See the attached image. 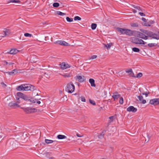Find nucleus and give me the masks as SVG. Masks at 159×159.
<instances>
[{"label": "nucleus", "instance_id": "1", "mask_svg": "<svg viewBox=\"0 0 159 159\" xmlns=\"http://www.w3.org/2000/svg\"><path fill=\"white\" fill-rule=\"evenodd\" d=\"M117 31L122 34H125L129 36H132L133 35L134 33L135 32L131 30L128 29L121 28H117Z\"/></svg>", "mask_w": 159, "mask_h": 159}, {"label": "nucleus", "instance_id": "2", "mask_svg": "<svg viewBox=\"0 0 159 159\" xmlns=\"http://www.w3.org/2000/svg\"><path fill=\"white\" fill-rule=\"evenodd\" d=\"M75 89V86L72 82L68 83L66 87V91L69 93H72Z\"/></svg>", "mask_w": 159, "mask_h": 159}, {"label": "nucleus", "instance_id": "3", "mask_svg": "<svg viewBox=\"0 0 159 159\" xmlns=\"http://www.w3.org/2000/svg\"><path fill=\"white\" fill-rule=\"evenodd\" d=\"M131 40L132 43L136 44H144L146 43L142 39L136 37L132 38Z\"/></svg>", "mask_w": 159, "mask_h": 159}, {"label": "nucleus", "instance_id": "4", "mask_svg": "<svg viewBox=\"0 0 159 159\" xmlns=\"http://www.w3.org/2000/svg\"><path fill=\"white\" fill-rule=\"evenodd\" d=\"M16 95L17 97H20L26 101H29L30 100V97L28 96L27 95L24 94L22 93L18 92L16 93Z\"/></svg>", "mask_w": 159, "mask_h": 159}, {"label": "nucleus", "instance_id": "5", "mask_svg": "<svg viewBox=\"0 0 159 159\" xmlns=\"http://www.w3.org/2000/svg\"><path fill=\"white\" fill-rule=\"evenodd\" d=\"M25 91H33L34 90V87L30 84H24Z\"/></svg>", "mask_w": 159, "mask_h": 159}, {"label": "nucleus", "instance_id": "6", "mask_svg": "<svg viewBox=\"0 0 159 159\" xmlns=\"http://www.w3.org/2000/svg\"><path fill=\"white\" fill-rule=\"evenodd\" d=\"M149 103L154 106H156L159 104V98H154L150 100Z\"/></svg>", "mask_w": 159, "mask_h": 159}, {"label": "nucleus", "instance_id": "7", "mask_svg": "<svg viewBox=\"0 0 159 159\" xmlns=\"http://www.w3.org/2000/svg\"><path fill=\"white\" fill-rule=\"evenodd\" d=\"M76 80H78V81L80 83L83 82L85 81V78L84 76L77 75L75 78Z\"/></svg>", "mask_w": 159, "mask_h": 159}, {"label": "nucleus", "instance_id": "8", "mask_svg": "<svg viewBox=\"0 0 159 159\" xmlns=\"http://www.w3.org/2000/svg\"><path fill=\"white\" fill-rule=\"evenodd\" d=\"M10 32L9 29H5L2 32V34H3V35L0 36V37L4 38L5 36H8L10 34Z\"/></svg>", "mask_w": 159, "mask_h": 159}, {"label": "nucleus", "instance_id": "9", "mask_svg": "<svg viewBox=\"0 0 159 159\" xmlns=\"http://www.w3.org/2000/svg\"><path fill=\"white\" fill-rule=\"evenodd\" d=\"M8 106L12 108H16L17 107H20V106L16 103H13L12 102H10L8 104Z\"/></svg>", "mask_w": 159, "mask_h": 159}, {"label": "nucleus", "instance_id": "10", "mask_svg": "<svg viewBox=\"0 0 159 159\" xmlns=\"http://www.w3.org/2000/svg\"><path fill=\"white\" fill-rule=\"evenodd\" d=\"M138 35L139 37L145 40H147L148 39V37L146 36L143 33L140 32H138Z\"/></svg>", "mask_w": 159, "mask_h": 159}, {"label": "nucleus", "instance_id": "11", "mask_svg": "<svg viewBox=\"0 0 159 159\" xmlns=\"http://www.w3.org/2000/svg\"><path fill=\"white\" fill-rule=\"evenodd\" d=\"M137 109L134 107L133 106H130L127 108V110L128 111H132L133 112H135L137 111Z\"/></svg>", "mask_w": 159, "mask_h": 159}, {"label": "nucleus", "instance_id": "12", "mask_svg": "<svg viewBox=\"0 0 159 159\" xmlns=\"http://www.w3.org/2000/svg\"><path fill=\"white\" fill-rule=\"evenodd\" d=\"M70 67L68 64L65 62L62 63L60 65V68L62 69H65L69 68Z\"/></svg>", "mask_w": 159, "mask_h": 159}, {"label": "nucleus", "instance_id": "13", "mask_svg": "<svg viewBox=\"0 0 159 159\" xmlns=\"http://www.w3.org/2000/svg\"><path fill=\"white\" fill-rule=\"evenodd\" d=\"M147 35L150 37L156 39V34L153 33L152 32L149 31Z\"/></svg>", "mask_w": 159, "mask_h": 159}, {"label": "nucleus", "instance_id": "14", "mask_svg": "<svg viewBox=\"0 0 159 159\" xmlns=\"http://www.w3.org/2000/svg\"><path fill=\"white\" fill-rule=\"evenodd\" d=\"M120 95L118 93L116 92L113 93L112 97L114 99V100L117 99L118 98H120Z\"/></svg>", "mask_w": 159, "mask_h": 159}, {"label": "nucleus", "instance_id": "15", "mask_svg": "<svg viewBox=\"0 0 159 159\" xmlns=\"http://www.w3.org/2000/svg\"><path fill=\"white\" fill-rule=\"evenodd\" d=\"M138 98L140 101V103L143 104H145L146 103V100L143 99V97L142 96H138Z\"/></svg>", "mask_w": 159, "mask_h": 159}, {"label": "nucleus", "instance_id": "16", "mask_svg": "<svg viewBox=\"0 0 159 159\" xmlns=\"http://www.w3.org/2000/svg\"><path fill=\"white\" fill-rule=\"evenodd\" d=\"M17 70L16 69H14L11 71L6 72L7 73H8L10 75H14L18 73Z\"/></svg>", "mask_w": 159, "mask_h": 159}, {"label": "nucleus", "instance_id": "17", "mask_svg": "<svg viewBox=\"0 0 159 159\" xmlns=\"http://www.w3.org/2000/svg\"><path fill=\"white\" fill-rule=\"evenodd\" d=\"M18 52V50L16 49H11L9 52L7 53H10L11 54H15L17 53Z\"/></svg>", "mask_w": 159, "mask_h": 159}, {"label": "nucleus", "instance_id": "18", "mask_svg": "<svg viewBox=\"0 0 159 159\" xmlns=\"http://www.w3.org/2000/svg\"><path fill=\"white\" fill-rule=\"evenodd\" d=\"M24 84L17 86L16 89L18 91L24 90Z\"/></svg>", "mask_w": 159, "mask_h": 159}, {"label": "nucleus", "instance_id": "19", "mask_svg": "<svg viewBox=\"0 0 159 159\" xmlns=\"http://www.w3.org/2000/svg\"><path fill=\"white\" fill-rule=\"evenodd\" d=\"M89 82L90 83L91 86L95 87L96 85L95 84V81L94 79H90L89 80Z\"/></svg>", "mask_w": 159, "mask_h": 159}, {"label": "nucleus", "instance_id": "20", "mask_svg": "<svg viewBox=\"0 0 159 159\" xmlns=\"http://www.w3.org/2000/svg\"><path fill=\"white\" fill-rule=\"evenodd\" d=\"M113 43H110L109 44H103L105 47H106L107 50L110 49Z\"/></svg>", "mask_w": 159, "mask_h": 159}, {"label": "nucleus", "instance_id": "21", "mask_svg": "<svg viewBox=\"0 0 159 159\" xmlns=\"http://www.w3.org/2000/svg\"><path fill=\"white\" fill-rule=\"evenodd\" d=\"M20 1L19 0H8L7 2L8 3L11 2L12 3H19Z\"/></svg>", "mask_w": 159, "mask_h": 159}, {"label": "nucleus", "instance_id": "22", "mask_svg": "<svg viewBox=\"0 0 159 159\" xmlns=\"http://www.w3.org/2000/svg\"><path fill=\"white\" fill-rule=\"evenodd\" d=\"M45 143L47 144L51 143L53 142H55L56 143L57 142L56 141H53L52 140H49V139H45Z\"/></svg>", "mask_w": 159, "mask_h": 159}, {"label": "nucleus", "instance_id": "23", "mask_svg": "<svg viewBox=\"0 0 159 159\" xmlns=\"http://www.w3.org/2000/svg\"><path fill=\"white\" fill-rule=\"evenodd\" d=\"M57 138L59 139H63L66 138V137L64 135L59 134L57 136Z\"/></svg>", "mask_w": 159, "mask_h": 159}, {"label": "nucleus", "instance_id": "24", "mask_svg": "<svg viewBox=\"0 0 159 159\" xmlns=\"http://www.w3.org/2000/svg\"><path fill=\"white\" fill-rule=\"evenodd\" d=\"M29 111L30 112V113H31L33 112H34L37 111V109H35L34 108L29 107Z\"/></svg>", "mask_w": 159, "mask_h": 159}, {"label": "nucleus", "instance_id": "25", "mask_svg": "<svg viewBox=\"0 0 159 159\" xmlns=\"http://www.w3.org/2000/svg\"><path fill=\"white\" fill-rule=\"evenodd\" d=\"M105 130H103L102 133L100 134L98 136L99 139H102L103 138L104 133L105 132Z\"/></svg>", "mask_w": 159, "mask_h": 159}, {"label": "nucleus", "instance_id": "26", "mask_svg": "<svg viewBox=\"0 0 159 159\" xmlns=\"http://www.w3.org/2000/svg\"><path fill=\"white\" fill-rule=\"evenodd\" d=\"M22 109L26 113L29 114L30 113V112L29 111V107H27V108H22Z\"/></svg>", "mask_w": 159, "mask_h": 159}, {"label": "nucleus", "instance_id": "27", "mask_svg": "<svg viewBox=\"0 0 159 159\" xmlns=\"http://www.w3.org/2000/svg\"><path fill=\"white\" fill-rule=\"evenodd\" d=\"M130 25L132 27H137L139 26V24L137 23H132Z\"/></svg>", "mask_w": 159, "mask_h": 159}, {"label": "nucleus", "instance_id": "28", "mask_svg": "<svg viewBox=\"0 0 159 159\" xmlns=\"http://www.w3.org/2000/svg\"><path fill=\"white\" fill-rule=\"evenodd\" d=\"M96 27H97V24H96L92 23L91 24V29L92 30H94L95 29Z\"/></svg>", "mask_w": 159, "mask_h": 159}, {"label": "nucleus", "instance_id": "29", "mask_svg": "<svg viewBox=\"0 0 159 159\" xmlns=\"http://www.w3.org/2000/svg\"><path fill=\"white\" fill-rule=\"evenodd\" d=\"M132 51L135 52H139L140 50L139 48L134 47L132 48Z\"/></svg>", "mask_w": 159, "mask_h": 159}, {"label": "nucleus", "instance_id": "30", "mask_svg": "<svg viewBox=\"0 0 159 159\" xmlns=\"http://www.w3.org/2000/svg\"><path fill=\"white\" fill-rule=\"evenodd\" d=\"M56 13L60 16H64L66 15L65 13H63L59 11H57L56 12Z\"/></svg>", "mask_w": 159, "mask_h": 159}, {"label": "nucleus", "instance_id": "31", "mask_svg": "<svg viewBox=\"0 0 159 159\" xmlns=\"http://www.w3.org/2000/svg\"><path fill=\"white\" fill-rule=\"evenodd\" d=\"M36 101L37 100L36 99H34L30 97V100H29V101H30L33 103H35L36 102Z\"/></svg>", "mask_w": 159, "mask_h": 159}, {"label": "nucleus", "instance_id": "32", "mask_svg": "<svg viewBox=\"0 0 159 159\" xmlns=\"http://www.w3.org/2000/svg\"><path fill=\"white\" fill-rule=\"evenodd\" d=\"M61 43H62V44H61L62 45L65 46H68L69 45V43H67L64 41H62Z\"/></svg>", "mask_w": 159, "mask_h": 159}, {"label": "nucleus", "instance_id": "33", "mask_svg": "<svg viewBox=\"0 0 159 159\" xmlns=\"http://www.w3.org/2000/svg\"><path fill=\"white\" fill-rule=\"evenodd\" d=\"M132 7H134V8L139 10V11H140L141 10V8L139 7V6H136L134 5H132Z\"/></svg>", "mask_w": 159, "mask_h": 159}, {"label": "nucleus", "instance_id": "34", "mask_svg": "<svg viewBox=\"0 0 159 159\" xmlns=\"http://www.w3.org/2000/svg\"><path fill=\"white\" fill-rule=\"evenodd\" d=\"M66 20L68 22H71L73 21V19L72 18H70L68 17H66Z\"/></svg>", "mask_w": 159, "mask_h": 159}, {"label": "nucleus", "instance_id": "35", "mask_svg": "<svg viewBox=\"0 0 159 159\" xmlns=\"http://www.w3.org/2000/svg\"><path fill=\"white\" fill-rule=\"evenodd\" d=\"M119 103L120 104H123V99L122 97H120V99L119 100Z\"/></svg>", "mask_w": 159, "mask_h": 159}, {"label": "nucleus", "instance_id": "36", "mask_svg": "<svg viewBox=\"0 0 159 159\" xmlns=\"http://www.w3.org/2000/svg\"><path fill=\"white\" fill-rule=\"evenodd\" d=\"M59 6V4L58 3L55 2L53 3V6L55 7H57Z\"/></svg>", "mask_w": 159, "mask_h": 159}, {"label": "nucleus", "instance_id": "37", "mask_svg": "<svg viewBox=\"0 0 159 159\" xmlns=\"http://www.w3.org/2000/svg\"><path fill=\"white\" fill-rule=\"evenodd\" d=\"M75 20H81V18L78 16H75L74 18Z\"/></svg>", "mask_w": 159, "mask_h": 159}, {"label": "nucleus", "instance_id": "38", "mask_svg": "<svg viewBox=\"0 0 159 159\" xmlns=\"http://www.w3.org/2000/svg\"><path fill=\"white\" fill-rule=\"evenodd\" d=\"M143 75V74L141 73H139L136 76V78H140Z\"/></svg>", "mask_w": 159, "mask_h": 159}, {"label": "nucleus", "instance_id": "39", "mask_svg": "<svg viewBox=\"0 0 159 159\" xmlns=\"http://www.w3.org/2000/svg\"><path fill=\"white\" fill-rule=\"evenodd\" d=\"M89 101L90 103L91 104H92L93 105H95L96 104H95V102L94 101L92 100L91 99H89Z\"/></svg>", "mask_w": 159, "mask_h": 159}, {"label": "nucleus", "instance_id": "40", "mask_svg": "<svg viewBox=\"0 0 159 159\" xmlns=\"http://www.w3.org/2000/svg\"><path fill=\"white\" fill-rule=\"evenodd\" d=\"M97 56L96 55H93L92 56L89 58L90 59L93 60L96 59L97 57Z\"/></svg>", "mask_w": 159, "mask_h": 159}, {"label": "nucleus", "instance_id": "41", "mask_svg": "<svg viewBox=\"0 0 159 159\" xmlns=\"http://www.w3.org/2000/svg\"><path fill=\"white\" fill-rule=\"evenodd\" d=\"M24 36L25 37H31L32 36V35L31 34H30L28 33H25L24 34Z\"/></svg>", "mask_w": 159, "mask_h": 159}, {"label": "nucleus", "instance_id": "42", "mask_svg": "<svg viewBox=\"0 0 159 159\" xmlns=\"http://www.w3.org/2000/svg\"><path fill=\"white\" fill-rule=\"evenodd\" d=\"M132 70L131 69H128L127 70H125V72L126 73H131L132 72Z\"/></svg>", "mask_w": 159, "mask_h": 159}, {"label": "nucleus", "instance_id": "43", "mask_svg": "<svg viewBox=\"0 0 159 159\" xmlns=\"http://www.w3.org/2000/svg\"><path fill=\"white\" fill-rule=\"evenodd\" d=\"M129 75L130 76V77H134V78H136V76H135L134 75V73H133V72H132V73H129Z\"/></svg>", "mask_w": 159, "mask_h": 159}, {"label": "nucleus", "instance_id": "44", "mask_svg": "<svg viewBox=\"0 0 159 159\" xmlns=\"http://www.w3.org/2000/svg\"><path fill=\"white\" fill-rule=\"evenodd\" d=\"M1 84L2 86L4 88H5L7 87V85L5 84L3 82H1Z\"/></svg>", "mask_w": 159, "mask_h": 159}, {"label": "nucleus", "instance_id": "45", "mask_svg": "<svg viewBox=\"0 0 159 159\" xmlns=\"http://www.w3.org/2000/svg\"><path fill=\"white\" fill-rule=\"evenodd\" d=\"M62 75L64 76L65 77H70V75L69 74H65L64 75Z\"/></svg>", "mask_w": 159, "mask_h": 159}, {"label": "nucleus", "instance_id": "46", "mask_svg": "<svg viewBox=\"0 0 159 159\" xmlns=\"http://www.w3.org/2000/svg\"><path fill=\"white\" fill-rule=\"evenodd\" d=\"M148 46L150 47H153L154 46V43H149L148 44Z\"/></svg>", "mask_w": 159, "mask_h": 159}, {"label": "nucleus", "instance_id": "47", "mask_svg": "<svg viewBox=\"0 0 159 159\" xmlns=\"http://www.w3.org/2000/svg\"><path fill=\"white\" fill-rule=\"evenodd\" d=\"M62 41L58 40L56 42V43L61 45Z\"/></svg>", "mask_w": 159, "mask_h": 159}, {"label": "nucleus", "instance_id": "48", "mask_svg": "<svg viewBox=\"0 0 159 159\" xmlns=\"http://www.w3.org/2000/svg\"><path fill=\"white\" fill-rule=\"evenodd\" d=\"M81 100L82 102H85L86 99L84 97H81Z\"/></svg>", "mask_w": 159, "mask_h": 159}, {"label": "nucleus", "instance_id": "49", "mask_svg": "<svg viewBox=\"0 0 159 159\" xmlns=\"http://www.w3.org/2000/svg\"><path fill=\"white\" fill-rule=\"evenodd\" d=\"M149 31H148V30H144L143 31V32L145 34H146V35H147L148 32H149Z\"/></svg>", "mask_w": 159, "mask_h": 159}, {"label": "nucleus", "instance_id": "50", "mask_svg": "<svg viewBox=\"0 0 159 159\" xmlns=\"http://www.w3.org/2000/svg\"><path fill=\"white\" fill-rule=\"evenodd\" d=\"M149 93H150L149 92H148V93L146 92L145 93H143L142 94V95H145L146 96V97H147L148 96V94H149Z\"/></svg>", "mask_w": 159, "mask_h": 159}, {"label": "nucleus", "instance_id": "51", "mask_svg": "<svg viewBox=\"0 0 159 159\" xmlns=\"http://www.w3.org/2000/svg\"><path fill=\"white\" fill-rule=\"evenodd\" d=\"M139 14L141 16H145L144 13L141 12H139Z\"/></svg>", "mask_w": 159, "mask_h": 159}, {"label": "nucleus", "instance_id": "52", "mask_svg": "<svg viewBox=\"0 0 159 159\" xmlns=\"http://www.w3.org/2000/svg\"><path fill=\"white\" fill-rule=\"evenodd\" d=\"M143 25H144L146 26H150V25H149L146 22H145L143 24Z\"/></svg>", "mask_w": 159, "mask_h": 159}, {"label": "nucleus", "instance_id": "53", "mask_svg": "<svg viewBox=\"0 0 159 159\" xmlns=\"http://www.w3.org/2000/svg\"><path fill=\"white\" fill-rule=\"evenodd\" d=\"M20 98L19 97H16V100L17 101V102L19 103H20V102L19 101V99H20Z\"/></svg>", "mask_w": 159, "mask_h": 159}, {"label": "nucleus", "instance_id": "54", "mask_svg": "<svg viewBox=\"0 0 159 159\" xmlns=\"http://www.w3.org/2000/svg\"><path fill=\"white\" fill-rule=\"evenodd\" d=\"M109 118L110 120H113L114 118V116H111Z\"/></svg>", "mask_w": 159, "mask_h": 159}, {"label": "nucleus", "instance_id": "55", "mask_svg": "<svg viewBox=\"0 0 159 159\" xmlns=\"http://www.w3.org/2000/svg\"><path fill=\"white\" fill-rule=\"evenodd\" d=\"M142 20L144 22H146V20L145 18H143V17H142Z\"/></svg>", "mask_w": 159, "mask_h": 159}, {"label": "nucleus", "instance_id": "56", "mask_svg": "<svg viewBox=\"0 0 159 159\" xmlns=\"http://www.w3.org/2000/svg\"><path fill=\"white\" fill-rule=\"evenodd\" d=\"M76 136L78 137H82L83 136V135H80V134H79L77 133L76 134Z\"/></svg>", "mask_w": 159, "mask_h": 159}, {"label": "nucleus", "instance_id": "57", "mask_svg": "<svg viewBox=\"0 0 159 159\" xmlns=\"http://www.w3.org/2000/svg\"><path fill=\"white\" fill-rule=\"evenodd\" d=\"M133 12L134 13H135L137 12V11L134 9H133Z\"/></svg>", "mask_w": 159, "mask_h": 159}, {"label": "nucleus", "instance_id": "58", "mask_svg": "<svg viewBox=\"0 0 159 159\" xmlns=\"http://www.w3.org/2000/svg\"><path fill=\"white\" fill-rule=\"evenodd\" d=\"M13 64H14V63H12V62H9V63L8 64L9 65H11Z\"/></svg>", "mask_w": 159, "mask_h": 159}, {"label": "nucleus", "instance_id": "59", "mask_svg": "<svg viewBox=\"0 0 159 159\" xmlns=\"http://www.w3.org/2000/svg\"><path fill=\"white\" fill-rule=\"evenodd\" d=\"M41 103L40 102V101H37V103L39 104H40Z\"/></svg>", "mask_w": 159, "mask_h": 159}, {"label": "nucleus", "instance_id": "60", "mask_svg": "<svg viewBox=\"0 0 159 159\" xmlns=\"http://www.w3.org/2000/svg\"><path fill=\"white\" fill-rule=\"evenodd\" d=\"M5 63L6 64V65H7L9 63H8L6 61H5Z\"/></svg>", "mask_w": 159, "mask_h": 159}, {"label": "nucleus", "instance_id": "61", "mask_svg": "<svg viewBox=\"0 0 159 159\" xmlns=\"http://www.w3.org/2000/svg\"><path fill=\"white\" fill-rule=\"evenodd\" d=\"M49 159H54V158L53 157H50Z\"/></svg>", "mask_w": 159, "mask_h": 159}, {"label": "nucleus", "instance_id": "62", "mask_svg": "<svg viewBox=\"0 0 159 159\" xmlns=\"http://www.w3.org/2000/svg\"><path fill=\"white\" fill-rule=\"evenodd\" d=\"M46 37H45V40H46Z\"/></svg>", "mask_w": 159, "mask_h": 159}, {"label": "nucleus", "instance_id": "63", "mask_svg": "<svg viewBox=\"0 0 159 159\" xmlns=\"http://www.w3.org/2000/svg\"><path fill=\"white\" fill-rule=\"evenodd\" d=\"M145 46V47H147V45H146V46Z\"/></svg>", "mask_w": 159, "mask_h": 159}, {"label": "nucleus", "instance_id": "64", "mask_svg": "<svg viewBox=\"0 0 159 159\" xmlns=\"http://www.w3.org/2000/svg\"><path fill=\"white\" fill-rule=\"evenodd\" d=\"M76 94H77V93H75V95H76Z\"/></svg>", "mask_w": 159, "mask_h": 159}]
</instances>
